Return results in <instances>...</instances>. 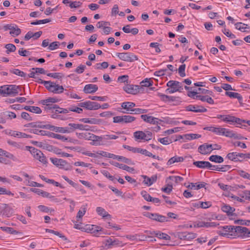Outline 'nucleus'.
Wrapping results in <instances>:
<instances>
[{
  "label": "nucleus",
  "mask_w": 250,
  "mask_h": 250,
  "mask_svg": "<svg viewBox=\"0 0 250 250\" xmlns=\"http://www.w3.org/2000/svg\"><path fill=\"white\" fill-rule=\"evenodd\" d=\"M147 112V110L146 109H142V108H133V110H132V114H144L146 113Z\"/></svg>",
  "instance_id": "56"
},
{
  "label": "nucleus",
  "mask_w": 250,
  "mask_h": 250,
  "mask_svg": "<svg viewBox=\"0 0 250 250\" xmlns=\"http://www.w3.org/2000/svg\"><path fill=\"white\" fill-rule=\"evenodd\" d=\"M221 209L224 212H226L228 216H234L235 214L234 213L235 209L231 207L230 206L224 204L221 207Z\"/></svg>",
  "instance_id": "19"
},
{
  "label": "nucleus",
  "mask_w": 250,
  "mask_h": 250,
  "mask_svg": "<svg viewBox=\"0 0 250 250\" xmlns=\"http://www.w3.org/2000/svg\"><path fill=\"white\" fill-rule=\"evenodd\" d=\"M25 147L26 150H29L31 152L35 159L39 160L44 164L47 163L45 156L41 150L32 146H26Z\"/></svg>",
  "instance_id": "3"
},
{
  "label": "nucleus",
  "mask_w": 250,
  "mask_h": 250,
  "mask_svg": "<svg viewBox=\"0 0 250 250\" xmlns=\"http://www.w3.org/2000/svg\"><path fill=\"white\" fill-rule=\"evenodd\" d=\"M5 29H9L10 30V34L13 37L19 35L21 33V30L17 26L15 27L12 25H7L5 26Z\"/></svg>",
  "instance_id": "16"
},
{
  "label": "nucleus",
  "mask_w": 250,
  "mask_h": 250,
  "mask_svg": "<svg viewBox=\"0 0 250 250\" xmlns=\"http://www.w3.org/2000/svg\"><path fill=\"white\" fill-rule=\"evenodd\" d=\"M109 238V240H110V242L111 243L112 248L114 247L123 246L122 242L119 240L118 239L115 238L114 237H113V238L110 237Z\"/></svg>",
  "instance_id": "36"
},
{
  "label": "nucleus",
  "mask_w": 250,
  "mask_h": 250,
  "mask_svg": "<svg viewBox=\"0 0 250 250\" xmlns=\"http://www.w3.org/2000/svg\"><path fill=\"white\" fill-rule=\"evenodd\" d=\"M223 121L226 123H229L231 125H233L234 123H236L241 125L240 126V127L241 128L247 126L245 125H242L243 123H245L246 122V120L241 119L239 118L236 117L229 114L225 115V118L223 119ZM238 127H239V126Z\"/></svg>",
  "instance_id": "5"
},
{
  "label": "nucleus",
  "mask_w": 250,
  "mask_h": 250,
  "mask_svg": "<svg viewBox=\"0 0 250 250\" xmlns=\"http://www.w3.org/2000/svg\"><path fill=\"white\" fill-rule=\"evenodd\" d=\"M80 107H84L88 110H97L100 108L101 105L96 102L86 101L79 104Z\"/></svg>",
  "instance_id": "8"
},
{
  "label": "nucleus",
  "mask_w": 250,
  "mask_h": 250,
  "mask_svg": "<svg viewBox=\"0 0 250 250\" xmlns=\"http://www.w3.org/2000/svg\"><path fill=\"white\" fill-rule=\"evenodd\" d=\"M217 233L228 238L239 237V233H243L247 237H250V230L242 226H225L220 228Z\"/></svg>",
  "instance_id": "1"
},
{
  "label": "nucleus",
  "mask_w": 250,
  "mask_h": 250,
  "mask_svg": "<svg viewBox=\"0 0 250 250\" xmlns=\"http://www.w3.org/2000/svg\"><path fill=\"white\" fill-rule=\"evenodd\" d=\"M193 164L200 168H208L212 167L211 164L208 161H195Z\"/></svg>",
  "instance_id": "17"
},
{
  "label": "nucleus",
  "mask_w": 250,
  "mask_h": 250,
  "mask_svg": "<svg viewBox=\"0 0 250 250\" xmlns=\"http://www.w3.org/2000/svg\"><path fill=\"white\" fill-rule=\"evenodd\" d=\"M250 220H237L234 221L235 224H239L242 225H250Z\"/></svg>",
  "instance_id": "63"
},
{
  "label": "nucleus",
  "mask_w": 250,
  "mask_h": 250,
  "mask_svg": "<svg viewBox=\"0 0 250 250\" xmlns=\"http://www.w3.org/2000/svg\"><path fill=\"white\" fill-rule=\"evenodd\" d=\"M47 75L54 79H61L64 77V75L62 73H48Z\"/></svg>",
  "instance_id": "50"
},
{
  "label": "nucleus",
  "mask_w": 250,
  "mask_h": 250,
  "mask_svg": "<svg viewBox=\"0 0 250 250\" xmlns=\"http://www.w3.org/2000/svg\"><path fill=\"white\" fill-rule=\"evenodd\" d=\"M2 206H3V209L1 211L2 214L8 217L11 216L14 213L13 209L6 204H3Z\"/></svg>",
  "instance_id": "21"
},
{
  "label": "nucleus",
  "mask_w": 250,
  "mask_h": 250,
  "mask_svg": "<svg viewBox=\"0 0 250 250\" xmlns=\"http://www.w3.org/2000/svg\"><path fill=\"white\" fill-rule=\"evenodd\" d=\"M48 136L62 140L63 142L68 141V138H66V137L51 132H48Z\"/></svg>",
  "instance_id": "30"
},
{
  "label": "nucleus",
  "mask_w": 250,
  "mask_h": 250,
  "mask_svg": "<svg viewBox=\"0 0 250 250\" xmlns=\"http://www.w3.org/2000/svg\"><path fill=\"white\" fill-rule=\"evenodd\" d=\"M225 94L230 98L237 99L239 102H241L242 100V97L238 93L226 91Z\"/></svg>",
  "instance_id": "34"
},
{
  "label": "nucleus",
  "mask_w": 250,
  "mask_h": 250,
  "mask_svg": "<svg viewBox=\"0 0 250 250\" xmlns=\"http://www.w3.org/2000/svg\"><path fill=\"white\" fill-rule=\"evenodd\" d=\"M5 48L7 49L6 51V53L9 54L10 52L15 51L16 47L13 44L8 43L5 45Z\"/></svg>",
  "instance_id": "48"
},
{
  "label": "nucleus",
  "mask_w": 250,
  "mask_h": 250,
  "mask_svg": "<svg viewBox=\"0 0 250 250\" xmlns=\"http://www.w3.org/2000/svg\"><path fill=\"white\" fill-rule=\"evenodd\" d=\"M58 102V99L54 97H49L45 100H42L41 103L42 104H47L55 103Z\"/></svg>",
  "instance_id": "41"
},
{
  "label": "nucleus",
  "mask_w": 250,
  "mask_h": 250,
  "mask_svg": "<svg viewBox=\"0 0 250 250\" xmlns=\"http://www.w3.org/2000/svg\"><path fill=\"white\" fill-rule=\"evenodd\" d=\"M222 129V128L221 127H215L210 126L209 131H210L212 132H214L217 135H221Z\"/></svg>",
  "instance_id": "59"
},
{
  "label": "nucleus",
  "mask_w": 250,
  "mask_h": 250,
  "mask_svg": "<svg viewBox=\"0 0 250 250\" xmlns=\"http://www.w3.org/2000/svg\"><path fill=\"white\" fill-rule=\"evenodd\" d=\"M23 108L26 110L37 114H40L42 113V110L38 106H25Z\"/></svg>",
  "instance_id": "32"
},
{
  "label": "nucleus",
  "mask_w": 250,
  "mask_h": 250,
  "mask_svg": "<svg viewBox=\"0 0 250 250\" xmlns=\"http://www.w3.org/2000/svg\"><path fill=\"white\" fill-rule=\"evenodd\" d=\"M0 195H11L14 196V194L12 193L10 190H7L5 188L0 187Z\"/></svg>",
  "instance_id": "62"
},
{
  "label": "nucleus",
  "mask_w": 250,
  "mask_h": 250,
  "mask_svg": "<svg viewBox=\"0 0 250 250\" xmlns=\"http://www.w3.org/2000/svg\"><path fill=\"white\" fill-rule=\"evenodd\" d=\"M177 237L181 240L189 241L195 238L197 234L193 232H189L188 231L179 232L177 234Z\"/></svg>",
  "instance_id": "10"
},
{
  "label": "nucleus",
  "mask_w": 250,
  "mask_h": 250,
  "mask_svg": "<svg viewBox=\"0 0 250 250\" xmlns=\"http://www.w3.org/2000/svg\"><path fill=\"white\" fill-rule=\"evenodd\" d=\"M116 55L121 60L127 62H133L138 60V57L132 53H117Z\"/></svg>",
  "instance_id": "7"
},
{
  "label": "nucleus",
  "mask_w": 250,
  "mask_h": 250,
  "mask_svg": "<svg viewBox=\"0 0 250 250\" xmlns=\"http://www.w3.org/2000/svg\"><path fill=\"white\" fill-rule=\"evenodd\" d=\"M19 86L16 85H6L0 87V94L4 95H16L18 94Z\"/></svg>",
  "instance_id": "4"
},
{
  "label": "nucleus",
  "mask_w": 250,
  "mask_h": 250,
  "mask_svg": "<svg viewBox=\"0 0 250 250\" xmlns=\"http://www.w3.org/2000/svg\"><path fill=\"white\" fill-rule=\"evenodd\" d=\"M1 115L2 116H6L8 119H12L16 118V115L14 112L11 111H5L1 112Z\"/></svg>",
  "instance_id": "45"
},
{
  "label": "nucleus",
  "mask_w": 250,
  "mask_h": 250,
  "mask_svg": "<svg viewBox=\"0 0 250 250\" xmlns=\"http://www.w3.org/2000/svg\"><path fill=\"white\" fill-rule=\"evenodd\" d=\"M100 248L101 250L112 249L109 238L102 242V245L100 247Z\"/></svg>",
  "instance_id": "35"
},
{
  "label": "nucleus",
  "mask_w": 250,
  "mask_h": 250,
  "mask_svg": "<svg viewBox=\"0 0 250 250\" xmlns=\"http://www.w3.org/2000/svg\"><path fill=\"white\" fill-rule=\"evenodd\" d=\"M134 137L136 140H143L145 141L146 134L142 131H138L134 133Z\"/></svg>",
  "instance_id": "37"
},
{
  "label": "nucleus",
  "mask_w": 250,
  "mask_h": 250,
  "mask_svg": "<svg viewBox=\"0 0 250 250\" xmlns=\"http://www.w3.org/2000/svg\"><path fill=\"white\" fill-rule=\"evenodd\" d=\"M0 229L2 231L7 232L10 234H16L18 233V232L17 230L14 229L12 228L7 227H0Z\"/></svg>",
  "instance_id": "43"
},
{
  "label": "nucleus",
  "mask_w": 250,
  "mask_h": 250,
  "mask_svg": "<svg viewBox=\"0 0 250 250\" xmlns=\"http://www.w3.org/2000/svg\"><path fill=\"white\" fill-rule=\"evenodd\" d=\"M97 154L104 157L110 158L112 159H113V157H114V154L110 153L104 151H98L97 152Z\"/></svg>",
  "instance_id": "52"
},
{
  "label": "nucleus",
  "mask_w": 250,
  "mask_h": 250,
  "mask_svg": "<svg viewBox=\"0 0 250 250\" xmlns=\"http://www.w3.org/2000/svg\"><path fill=\"white\" fill-rule=\"evenodd\" d=\"M209 160L217 163H221L224 162V158L219 155H213L210 156L209 158Z\"/></svg>",
  "instance_id": "33"
},
{
  "label": "nucleus",
  "mask_w": 250,
  "mask_h": 250,
  "mask_svg": "<svg viewBox=\"0 0 250 250\" xmlns=\"http://www.w3.org/2000/svg\"><path fill=\"white\" fill-rule=\"evenodd\" d=\"M44 83L46 84L45 88L50 92L54 93L61 94L64 90L63 87L62 85H60L50 81H49V82H44Z\"/></svg>",
  "instance_id": "6"
},
{
  "label": "nucleus",
  "mask_w": 250,
  "mask_h": 250,
  "mask_svg": "<svg viewBox=\"0 0 250 250\" xmlns=\"http://www.w3.org/2000/svg\"><path fill=\"white\" fill-rule=\"evenodd\" d=\"M149 234L151 235H154L159 239H164V240H170V237L167 235V234L161 232L160 231H150Z\"/></svg>",
  "instance_id": "25"
},
{
  "label": "nucleus",
  "mask_w": 250,
  "mask_h": 250,
  "mask_svg": "<svg viewBox=\"0 0 250 250\" xmlns=\"http://www.w3.org/2000/svg\"><path fill=\"white\" fill-rule=\"evenodd\" d=\"M187 111H193L194 112H205L207 109L203 106L189 105L186 107Z\"/></svg>",
  "instance_id": "14"
},
{
  "label": "nucleus",
  "mask_w": 250,
  "mask_h": 250,
  "mask_svg": "<svg viewBox=\"0 0 250 250\" xmlns=\"http://www.w3.org/2000/svg\"><path fill=\"white\" fill-rule=\"evenodd\" d=\"M46 232L53 233V234L59 236V237L62 238L64 241H66L67 240V238L65 236L63 235L62 234L60 233L59 231H55L53 229H46Z\"/></svg>",
  "instance_id": "46"
},
{
  "label": "nucleus",
  "mask_w": 250,
  "mask_h": 250,
  "mask_svg": "<svg viewBox=\"0 0 250 250\" xmlns=\"http://www.w3.org/2000/svg\"><path fill=\"white\" fill-rule=\"evenodd\" d=\"M56 132H60L62 133H69L71 132V129H69L68 127H58L56 128Z\"/></svg>",
  "instance_id": "51"
},
{
  "label": "nucleus",
  "mask_w": 250,
  "mask_h": 250,
  "mask_svg": "<svg viewBox=\"0 0 250 250\" xmlns=\"http://www.w3.org/2000/svg\"><path fill=\"white\" fill-rule=\"evenodd\" d=\"M113 123H124V116H118L113 117Z\"/></svg>",
  "instance_id": "58"
},
{
  "label": "nucleus",
  "mask_w": 250,
  "mask_h": 250,
  "mask_svg": "<svg viewBox=\"0 0 250 250\" xmlns=\"http://www.w3.org/2000/svg\"><path fill=\"white\" fill-rule=\"evenodd\" d=\"M26 127H39L41 128H44L45 125L43 124V123L38 122H34L28 124L26 125Z\"/></svg>",
  "instance_id": "40"
},
{
  "label": "nucleus",
  "mask_w": 250,
  "mask_h": 250,
  "mask_svg": "<svg viewBox=\"0 0 250 250\" xmlns=\"http://www.w3.org/2000/svg\"><path fill=\"white\" fill-rule=\"evenodd\" d=\"M152 81L146 78L141 82V84L142 86L149 87L152 85Z\"/></svg>",
  "instance_id": "57"
},
{
  "label": "nucleus",
  "mask_w": 250,
  "mask_h": 250,
  "mask_svg": "<svg viewBox=\"0 0 250 250\" xmlns=\"http://www.w3.org/2000/svg\"><path fill=\"white\" fill-rule=\"evenodd\" d=\"M10 72L12 73H13L16 75L21 76V77L25 78L26 76V73L23 72V71H21L18 69H14L12 70H10Z\"/></svg>",
  "instance_id": "49"
},
{
  "label": "nucleus",
  "mask_w": 250,
  "mask_h": 250,
  "mask_svg": "<svg viewBox=\"0 0 250 250\" xmlns=\"http://www.w3.org/2000/svg\"><path fill=\"white\" fill-rule=\"evenodd\" d=\"M186 138L188 140L195 139L199 138L201 135L198 134H188L185 135Z\"/></svg>",
  "instance_id": "55"
},
{
  "label": "nucleus",
  "mask_w": 250,
  "mask_h": 250,
  "mask_svg": "<svg viewBox=\"0 0 250 250\" xmlns=\"http://www.w3.org/2000/svg\"><path fill=\"white\" fill-rule=\"evenodd\" d=\"M243 153L236 152L229 153L227 155V158L233 162H242L243 159Z\"/></svg>",
  "instance_id": "12"
},
{
  "label": "nucleus",
  "mask_w": 250,
  "mask_h": 250,
  "mask_svg": "<svg viewBox=\"0 0 250 250\" xmlns=\"http://www.w3.org/2000/svg\"><path fill=\"white\" fill-rule=\"evenodd\" d=\"M145 215L153 220H155L160 222H164L167 221V218L165 216L159 215L157 213H152L150 212H146Z\"/></svg>",
  "instance_id": "13"
},
{
  "label": "nucleus",
  "mask_w": 250,
  "mask_h": 250,
  "mask_svg": "<svg viewBox=\"0 0 250 250\" xmlns=\"http://www.w3.org/2000/svg\"><path fill=\"white\" fill-rule=\"evenodd\" d=\"M215 149L216 148H213L212 145L204 143L199 146L198 151L201 154L206 155L209 154L213 149Z\"/></svg>",
  "instance_id": "9"
},
{
  "label": "nucleus",
  "mask_w": 250,
  "mask_h": 250,
  "mask_svg": "<svg viewBox=\"0 0 250 250\" xmlns=\"http://www.w3.org/2000/svg\"><path fill=\"white\" fill-rule=\"evenodd\" d=\"M88 229L91 231V233H95L102 230V228L95 225H91V226H89Z\"/></svg>",
  "instance_id": "53"
},
{
  "label": "nucleus",
  "mask_w": 250,
  "mask_h": 250,
  "mask_svg": "<svg viewBox=\"0 0 250 250\" xmlns=\"http://www.w3.org/2000/svg\"><path fill=\"white\" fill-rule=\"evenodd\" d=\"M113 159H117L118 161H122L126 164L129 165H133V163L132 160L130 159L127 158L125 157L116 155L114 154V157H113Z\"/></svg>",
  "instance_id": "31"
},
{
  "label": "nucleus",
  "mask_w": 250,
  "mask_h": 250,
  "mask_svg": "<svg viewBox=\"0 0 250 250\" xmlns=\"http://www.w3.org/2000/svg\"><path fill=\"white\" fill-rule=\"evenodd\" d=\"M206 183L205 182H201L199 183H191L190 185H188L187 187L188 188H190L191 189H199L202 188H204L206 185Z\"/></svg>",
  "instance_id": "29"
},
{
  "label": "nucleus",
  "mask_w": 250,
  "mask_h": 250,
  "mask_svg": "<svg viewBox=\"0 0 250 250\" xmlns=\"http://www.w3.org/2000/svg\"><path fill=\"white\" fill-rule=\"evenodd\" d=\"M168 87L166 90L167 93L171 94L176 92H182L183 90L182 83L176 81H169L167 83Z\"/></svg>",
  "instance_id": "2"
},
{
  "label": "nucleus",
  "mask_w": 250,
  "mask_h": 250,
  "mask_svg": "<svg viewBox=\"0 0 250 250\" xmlns=\"http://www.w3.org/2000/svg\"><path fill=\"white\" fill-rule=\"evenodd\" d=\"M144 178L143 183L147 186H151L153 183L155 182L157 179V175H153L150 178L146 176H143Z\"/></svg>",
  "instance_id": "23"
},
{
  "label": "nucleus",
  "mask_w": 250,
  "mask_h": 250,
  "mask_svg": "<svg viewBox=\"0 0 250 250\" xmlns=\"http://www.w3.org/2000/svg\"><path fill=\"white\" fill-rule=\"evenodd\" d=\"M96 212L99 215L102 216L103 218L110 219L111 218V215L102 207H97L96 208Z\"/></svg>",
  "instance_id": "27"
},
{
  "label": "nucleus",
  "mask_w": 250,
  "mask_h": 250,
  "mask_svg": "<svg viewBox=\"0 0 250 250\" xmlns=\"http://www.w3.org/2000/svg\"><path fill=\"white\" fill-rule=\"evenodd\" d=\"M8 143L10 145L18 149H22L24 148V146L22 143H17L11 141H8Z\"/></svg>",
  "instance_id": "47"
},
{
  "label": "nucleus",
  "mask_w": 250,
  "mask_h": 250,
  "mask_svg": "<svg viewBox=\"0 0 250 250\" xmlns=\"http://www.w3.org/2000/svg\"><path fill=\"white\" fill-rule=\"evenodd\" d=\"M136 104L134 103L126 102H124L121 104V107L125 111H122L123 113L132 114V110Z\"/></svg>",
  "instance_id": "11"
},
{
  "label": "nucleus",
  "mask_w": 250,
  "mask_h": 250,
  "mask_svg": "<svg viewBox=\"0 0 250 250\" xmlns=\"http://www.w3.org/2000/svg\"><path fill=\"white\" fill-rule=\"evenodd\" d=\"M87 208V204L83 205L81 208L82 210H80L77 214V218H82L83 216L85 214Z\"/></svg>",
  "instance_id": "44"
},
{
  "label": "nucleus",
  "mask_w": 250,
  "mask_h": 250,
  "mask_svg": "<svg viewBox=\"0 0 250 250\" xmlns=\"http://www.w3.org/2000/svg\"><path fill=\"white\" fill-rule=\"evenodd\" d=\"M235 28L239 30L242 32H247L249 31L250 29V26H249L247 24L245 23H243L242 22H237L235 24Z\"/></svg>",
  "instance_id": "28"
},
{
  "label": "nucleus",
  "mask_w": 250,
  "mask_h": 250,
  "mask_svg": "<svg viewBox=\"0 0 250 250\" xmlns=\"http://www.w3.org/2000/svg\"><path fill=\"white\" fill-rule=\"evenodd\" d=\"M141 118L145 122L153 125H157L159 124V122L161 121L158 118L148 116L146 114L142 115Z\"/></svg>",
  "instance_id": "15"
},
{
  "label": "nucleus",
  "mask_w": 250,
  "mask_h": 250,
  "mask_svg": "<svg viewBox=\"0 0 250 250\" xmlns=\"http://www.w3.org/2000/svg\"><path fill=\"white\" fill-rule=\"evenodd\" d=\"M103 140V136H99L93 134L90 140L92 141V142L90 143V145L92 146L103 145V144L102 143Z\"/></svg>",
  "instance_id": "18"
},
{
  "label": "nucleus",
  "mask_w": 250,
  "mask_h": 250,
  "mask_svg": "<svg viewBox=\"0 0 250 250\" xmlns=\"http://www.w3.org/2000/svg\"><path fill=\"white\" fill-rule=\"evenodd\" d=\"M210 223L208 222H199L198 223H196L194 225L195 227L201 228V227H210Z\"/></svg>",
  "instance_id": "60"
},
{
  "label": "nucleus",
  "mask_w": 250,
  "mask_h": 250,
  "mask_svg": "<svg viewBox=\"0 0 250 250\" xmlns=\"http://www.w3.org/2000/svg\"><path fill=\"white\" fill-rule=\"evenodd\" d=\"M186 68L185 64L181 65L178 68V72L180 76L182 77H184L186 76V74L185 73Z\"/></svg>",
  "instance_id": "61"
},
{
  "label": "nucleus",
  "mask_w": 250,
  "mask_h": 250,
  "mask_svg": "<svg viewBox=\"0 0 250 250\" xmlns=\"http://www.w3.org/2000/svg\"><path fill=\"white\" fill-rule=\"evenodd\" d=\"M118 138V136L113 134H106L103 135V140H115Z\"/></svg>",
  "instance_id": "64"
},
{
  "label": "nucleus",
  "mask_w": 250,
  "mask_h": 250,
  "mask_svg": "<svg viewBox=\"0 0 250 250\" xmlns=\"http://www.w3.org/2000/svg\"><path fill=\"white\" fill-rule=\"evenodd\" d=\"M98 89V87L96 84H88L85 85L83 88V91L85 93H93L95 92Z\"/></svg>",
  "instance_id": "20"
},
{
  "label": "nucleus",
  "mask_w": 250,
  "mask_h": 250,
  "mask_svg": "<svg viewBox=\"0 0 250 250\" xmlns=\"http://www.w3.org/2000/svg\"><path fill=\"white\" fill-rule=\"evenodd\" d=\"M29 132L30 133H32L35 134L41 135L43 136H48V132H46L45 131L39 130L35 128L30 129L29 130Z\"/></svg>",
  "instance_id": "42"
},
{
  "label": "nucleus",
  "mask_w": 250,
  "mask_h": 250,
  "mask_svg": "<svg viewBox=\"0 0 250 250\" xmlns=\"http://www.w3.org/2000/svg\"><path fill=\"white\" fill-rule=\"evenodd\" d=\"M158 96L161 98V100L163 101H175L176 100V97L174 96H167L161 93H159Z\"/></svg>",
  "instance_id": "39"
},
{
  "label": "nucleus",
  "mask_w": 250,
  "mask_h": 250,
  "mask_svg": "<svg viewBox=\"0 0 250 250\" xmlns=\"http://www.w3.org/2000/svg\"><path fill=\"white\" fill-rule=\"evenodd\" d=\"M110 164L115 167H118L119 168L126 170L128 172H131L134 170L133 168L129 167L125 165L120 164L118 162H110Z\"/></svg>",
  "instance_id": "26"
},
{
  "label": "nucleus",
  "mask_w": 250,
  "mask_h": 250,
  "mask_svg": "<svg viewBox=\"0 0 250 250\" xmlns=\"http://www.w3.org/2000/svg\"><path fill=\"white\" fill-rule=\"evenodd\" d=\"M124 90L127 93L131 94H136L138 92V86H134L133 85H126L124 87Z\"/></svg>",
  "instance_id": "22"
},
{
  "label": "nucleus",
  "mask_w": 250,
  "mask_h": 250,
  "mask_svg": "<svg viewBox=\"0 0 250 250\" xmlns=\"http://www.w3.org/2000/svg\"><path fill=\"white\" fill-rule=\"evenodd\" d=\"M221 135L225 136L227 137L233 138V136H234V132L229 129L222 128Z\"/></svg>",
  "instance_id": "38"
},
{
  "label": "nucleus",
  "mask_w": 250,
  "mask_h": 250,
  "mask_svg": "<svg viewBox=\"0 0 250 250\" xmlns=\"http://www.w3.org/2000/svg\"><path fill=\"white\" fill-rule=\"evenodd\" d=\"M58 167L65 170H70L72 168V166L69 163L62 159L60 160Z\"/></svg>",
  "instance_id": "24"
},
{
  "label": "nucleus",
  "mask_w": 250,
  "mask_h": 250,
  "mask_svg": "<svg viewBox=\"0 0 250 250\" xmlns=\"http://www.w3.org/2000/svg\"><path fill=\"white\" fill-rule=\"evenodd\" d=\"M124 123L127 124L132 123L136 119V118L131 116L130 115H124Z\"/></svg>",
  "instance_id": "54"
}]
</instances>
